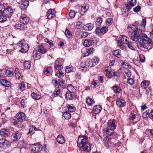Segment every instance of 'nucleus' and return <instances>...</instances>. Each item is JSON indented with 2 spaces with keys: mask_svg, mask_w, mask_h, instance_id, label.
I'll return each instance as SVG.
<instances>
[{
  "mask_svg": "<svg viewBox=\"0 0 153 153\" xmlns=\"http://www.w3.org/2000/svg\"><path fill=\"white\" fill-rule=\"evenodd\" d=\"M146 18L143 19L140 24L136 26H134V42L137 45L139 44L141 47L147 49L151 46L153 43L150 38L142 32L145 29L146 23Z\"/></svg>",
  "mask_w": 153,
  "mask_h": 153,
  "instance_id": "obj_1",
  "label": "nucleus"
},
{
  "mask_svg": "<svg viewBox=\"0 0 153 153\" xmlns=\"http://www.w3.org/2000/svg\"><path fill=\"white\" fill-rule=\"evenodd\" d=\"M77 146L82 151L89 152L91 149V145L88 142V137L85 135H80L77 141Z\"/></svg>",
  "mask_w": 153,
  "mask_h": 153,
  "instance_id": "obj_2",
  "label": "nucleus"
},
{
  "mask_svg": "<svg viewBox=\"0 0 153 153\" xmlns=\"http://www.w3.org/2000/svg\"><path fill=\"white\" fill-rule=\"evenodd\" d=\"M46 145L42 146L40 144L36 143L31 144L30 146L32 152L34 153H48V151L46 148Z\"/></svg>",
  "mask_w": 153,
  "mask_h": 153,
  "instance_id": "obj_3",
  "label": "nucleus"
},
{
  "mask_svg": "<svg viewBox=\"0 0 153 153\" xmlns=\"http://www.w3.org/2000/svg\"><path fill=\"white\" fill-rule=\"evenodd\" d=\"M117 124L116 121L114 119L108 121L107 126L104 129L107 134L109 136H111L113 134V131L116 129Z\"/></svg>",
  "mask_w": 153,
  "mask_h": 153,
  "instance_id": "obj_4",
  "label": "nucleus"
},
{
  "mask_svg": "<svg viewBox=\"0 0 153 153\" xmlns=\"http://www.w3.org/2000/svg\"><path fill=\"white\" fill-rule=\"evenodd\" d=\"M17 47L18 48H20L19 51L22 53L27 52L29 48L28 45L26 44H23L22 42L19 41L17 44Z\"/></svg>",
  "mask_w": 153,
  "mask_h": 153,
  "instance_id": "obj_5",
  "label": "nucleus"
},
{
  "mask_svg": "<svg viewBox=\"0 0 153 153\" xmlns=\"http://www.w3.org/2000/svg\"><path fill=\"white\" fill-rule=\"evenodd\" d=\"M13 11V9L11 8L7 7L4 10H2V13L7 17H9L12 15Z\"/></svg>",
  "mask_w": 153,
  "mask_h": 153,
  "instance_id": "obj_6",
  "label": "nucleus"
},
{
  "mask_svg": "<svg viewBox=\"0 0 153 153\" xmlns=\"http://www.w3.org/2000/svg\"><path fill=\"white\" fill-rule=\"evenodd\" d=\"M4 7L3 5H0V22L3 23L7 20V16L3 14L2 10L4 9Z\"/></svg>",
  "mask_w": 153,
  "mask_h": 153,
  "instance_id": "obj_7",
  "label": "nucleus"
},
{
  "mask_svg": "<svg viewBox=\"0 0 153 153\" xmlns=\"http://www.w3.org/2000/svg\"><path fill=\"white\" fill-rule=\"evenodd\" d=\"M127 29L128 35L130 36L132 40L134 41V25H132L129 26Z\"/></svg>",
  "mask_w": 153,
  "mask_h": 153,
  "instance_id": "obj_8",
  "label": "nucleus"
},
{
  "mask_svg": "<svg viewBox=\"0 0 153 153\" xmlns=\"http://www.w3.org/2000/svg\"><path fill=\"white\" fill-rule=\"evenodd\" d=\"M116 104L119 107H122L125 106L126 102L122 98L117 97Z\"/></svg>",
  "mask_w": 153,
  "mask_h": 153,
  "instance_id": "obj_9",
  "label": "nucleus"
},
{
  "mask_svg": "<svg viewBox=\"0 0 153 153\" xmlns=\"http://www.w3.org/2000/svg\"><path fill=\"white\" fill-rule=\"evenodd\" d=\"M55 10L54 9H49L47 13L46 16L47 18L48 19H52L55 17V15L54 14Z\"/></svg>",
  "mask_w": 153,
  "mask_h": 153,
  "instance_id": "obj_10",
  "label": "nucleus"
},
{
  "mask_svg": "<svg viewBox=\"0 0 153 153\" xmlns=\"http://www.w3.org/2000/svg\"><path fill=\"white\" fill-rule=\"evenodd\" d=\"M10 144V142L6 140V139L3 138L0 139V147L2 148H5Z\"/></svg>",
  "mask_w": 153,
  "mask_h": 153,
  "instance_id": "obj_11",
  "label": "nucleus"
},
{
  "mask_svg": "<svg viewBox=\"0 0 153 153\" xmlns=\"http://www.w3.org/2000/svg\"><path fill=\"white\" fill-rule=\"evenodd\" d=\"M21 136V134L20 132L17 131L13 134L12 136V138L13 141H16L20 139Z\"/></svg>",
  "mask_w": 153,
  "mask_h": 153,
  "instance_id": "obj_12",
  "label": "nucleus"
},
{
  "mask_svg": "<svg viewBox=\"0 0 153 153\" xmlns=\"http://www.w3.org/2000/svg\"><path fill=\"white\" fill-rule=\"evenodd\" d=\"M0 134L2 136L7 137L10 135V131L9 129L3 128L1 130Z\"/></svg>",
  "mask_w": 153,
  "mask_h": 153,
  "instance_id": "obj_13",
  "label": "nucleus"
},
{
  "mask_svg": "<svg viewBox=\"0 0 153 153\" xmlns=\"http://www.w3.org/2000/svg\"><path fill=\"white\" fill-rule=\"evenodd\" d=\"M21 22L22 23L25 25L27 24L29 22L28 17L24 14H22L20 18Z\"/></svg>",
  "mask_w": 153,
  "mask_h": 153,
  "instance_id": "obj_14",
  "label": "nucleus"
},
{
  "mask_svg": "<svg viewBox=\"0 0 153 153\" xmlns=\"http://www.w3.org/2000/svg\"><path fill=\"white\" fill-rule=\"evenodd\" d=\"M17 118L19 121L23 122L25 120L26 116L24 113L22 112H20L18 113L16 116Z\"/></svg>",
  "mask_w": 153,
  "mask_h": 153,
  "instance_id": "obj_15",
  "label": "nucleus"
},
{
  "mask_svg": "<svg viewBox=\"0 0 153 153\" xmlns=\"http://www.w3.org/2000/svg\"><path fill=\"white\" fill-rule=\"evenodd\" d=\"M52 68L50 67H45L44 68V71L43 73V74L47 76H48L51 75V72Z\"/></svg>",
  "mask_w": 153,
  "mask_h": 153,
  "instance_id": "obj_16",
  "label": "nucleus"
},
{
  "mask_svg": "<svg viewBox=\"0 0 153 153\" xmlns=\"http://www.w3.org/2000/svg\"><path fill=\"white\" fill-rule=\"evenodd\" d=\"M41 54L37 50H34L33 52V57L35 60L39 59L41 58Z\"/></svg>",
  "mask_w": 153,
  "mask_h": 153,
  "instance_id": "obj_17",
  "label": "nucleus"
},
{
  "mask_svg": "<svg viewBox=\"0 0 153 153\" xmlns=\"http://www.w3.org/2000/svg\"><path fill=\"white\" fill-rule=\"evenodd\" d=\"M94 27V25L91 23H89L84 25L83 29L85 30L90 31Z\"/></svg>",
  "mask_w": 153,
  "mask_h": 153,
  "instance_id": "obj_18",
  "label": "nucleus"
},
{
  "mask_svg": "<svg viewBox=\"0 0 153 153\" xmlns=\"http://www.w3.org/2000/svg\"><path fill=\"white\" fill-rule=\"evenodd\" d=\"M101 108L100 105L94 106L93 108V112L95 114H98L100 112Z\"/></svg>",
  "mask_w": 153,
  "mask_h": 153,
  "instance_id": "obj_19",
  "label": "nucleus"
},
{
  "mask_svg": "<svg viewBox=\"0 0 153 153\" xmlns=\"http://www.w3.org/2000/svg\"><path fill=\"white\" fill-rule=\"evenodd\" d=\"M44 40L46 42L48 43L50 45L49 48L50 49H54L55 48V46L53 45V43L52 41L51 40H49L48 39L45 38V39Z\"/></svg>",
  "mask_w": 153,
  "mask_h": 153,
  "instance_id": "obj_20",
  "label": "nucleus"
},
{
  "mask_svg": "<svg viewBox=\"0 0 153 153\" xmlns=\"http://www.w3.org/2000/svg\"><path fill=\"white\" fill-rule=\"evenodd\" d=\"M120 74L118 71L114 72L113 75V79L114 81H117L118 80L120 77Z\"/></svg>",
  "mask_w": 153,
  "mask_h": 153,
  "instance_id": "obj_21",
  "label": "nucleus"
},
{
  "mask_svg": "<svg viewBox=\"0 0 153 153\" xmlns=\"http://www.w3.org/2000/svg\"><path fill=\"white\" fill-rule=\"evenodd\" d=\"M15 76L16 77V79H18L21 78V77H22L20 71L18 68H16L15 69Z\"/></svg>",
  "mask_w": 153,
  "mask_h": 153,
  "instance_id": "obj_22",
  "label": "nucleus"
},
{
  "mask_svg": "<svg viewBox=\"0 0 153 153\" xmlns=\"http://www.w3.org/2000/svg\"><path fill=\"white\" fill-rule=\"evenodd\" d=\"M57 142L59 144H62L65 142V140L63 136L62 135H59L56 138Z\"/></svg>",
  "mask_w": 153,
  "mask_h": 153,
  "instance_id": "obj_23",
  "label": "nucleus"
},
{
  "mask_svg": "<svg viewBox=\"0 0 153 153\" xmlns=\"http://www.w3.org/2000/svg\"><path fill=\"white\" fill-rule=\"evenodd\" d=\"M38 51H39L40 53H45L47 52V49L46 48L42 45H39L38 47Z\"/></svg>",
  "mask_w": 153,
  "mask_h": 153,
  "instance_id": "obj_24",
  "label": "nucleus"
},
{
  "mask_svg": "<svg viewBox=\"0 0 153 153\" xmlns=\"http://www.w3.org/2000/svg\"><path fill=\"white\" fill-rule=\"evenodd\" d=\"M2 71L3 72L5 73V75L9 77H12L14 74L13 71H10L9 70H3Z\"/></svg>",
  "mask_w": 153,
  "mask_h": 153,
  "instance_id": "obj_25",
  "label": "nucleus"
},
{
  "mask_svg": "<svg viewBox=\"0 0 153 153\" xmlns=\"http://www.w3.org/2000/svg\"><path fill=\"white\" fill-rule=\"evenodd\" d=\"M31 96L33 99L35 100H39L41 97V96L39 94L34 92L31 94Z\"/></svg>",
  "mask_w": 153,
  "mask_h": 153,
  "instance_id": "obj_26",
  "label": "nucleus"
},
{
  "mask_svg": "<svg viewBox=\"0 0 153 153\" xmlns=\"http://www.w3.org/2000/svg\"><path fill=\"white\" fill-rule=\"evenodd\" d=\"M129 2L128 4H126V7L128 9H131L132 7L134 6V3L133 2V0H128Z\"/></svg>",
  "mask_w": 153,
  "mask_h": 153,
  "instance_id": "obj_27",
  "label": "nucleus"
},
{
  "mask_svg": "<svg viewBox=\"0 0 153 153\" xmlns=\"http://www.w3.org/2000/svg\"><path fill=\"white\" fill-rule=\"evenodd\" d=\"M11 122V123H13V125L18 126H19L22 122L21 121H19V120L17 117L15 119H13Z\"/></svg>",
  "mask_w": 153,
  "mask_h": 153,
  "instance_id": "obj_28",
  "label": "nucleus"
},
{
  "mask_svg": "<svg viewBox=\"0 0 153 153\" xmlns=\"http://www.w3.org/2000/svg\"><path fill=\"white\" fill-rule=\"evenodd\" d=\"M1 82L2 84L5 87H9L10 86V82L4 79H1Z\"/></svg>",
  "mask_w": 153,
  "mask_h": 153,
  "instance_id": "obj_29",
  "label": "nucleus"
},
{
  "mask_svg": "<svg viewBox=\"0 0 153 153\" xmlns=\"http://www.w3.org/2000/svg\"><path fill=\"white\" fill-rule=\"evenodd\" d=\"M25 26H24V25H22L20 24H16L15 25V27L19 29H20V30H27L25 28ZM26 27H27L26 26Z\"/></svg>",
  "mask_w": 153,
  "mask_h": 153,
  "instance_id": "obj_30",
  "label": "nucleus"
},
{
  "mask_svg": "<svg viewBox=\"0 0 153 153\" xmlns=\"http://www.w3.org/2000/svg\"><path fill=\"white\" fill-rule=\"evenodd\" d=\"M149 82L147 81L144 80L141 84V86L143 88L146 89L149 86Z\"/></svg>",
  "mask_w": 153,
  "mask_h": 153,
  "instance_id": "obj_31",
  "label": "nucleus"
},
{
  "mask_svg": "<svg viewBox=\"0 0 153 153\" xmlns=\"http://www.w3.org/2000/svg\"><path fill=\"white\" fill-rule=\"evenodd\" d=\"M84 23L82 20H79L77 22L76 24V27L78 29H80L81 27H83Z\"/></svg>",
  "mask_w": 153,
  "mask_h": 153,
  "instance_id": "obj_32",
  "label": "nucleus"
},
{
  "mask_svg": "<svg viewBox=\"0 0 153 153\" xmlns=\"http://www.w3.org/2000/svg\"><path fill=\"white\" fill-rule=\"evenodd\" d=\"M72 92H67L65 94V98L67 100H70L72 99L73 95L71 94Z\"/></svg>",
  "mask_w": 153,
  "mask_h": 153,
  "instance_id": "obj_33",
  "label": "nucleus"
},
{
  "mask_svg": "<svg viewBox=\"0 0 153 153\" xmlns=\"http://www.w3.org/2000/svg\"><path fill=\"white\" fill-rule=\"evenodd\" d=\"M63 116L65 119H69L71 118V115L69 112L67 111L63 113Z\"/></svg>",
  "mask_w": 153,
  "mask_h": 153,
  "instance_id": "obj_34",
  "label": "nucleus"
},
{
  "mask_svg": "<svg viewBox=\"0 0 153 153\" xmlns=\"http://www.w3.org/2000/svg\"><path fill=\"white\" fill-rule=\"evenodd\" d=\"M22 6L23 8L25 9L29 5V2L28 1L25 0L21 1Z\"/></svg>",
  "mask_w": 153,
  "mask_h": 153,
  "instance_id": "obj_35",
  "label": "nucleus"
},
{
  "mask_svg": "<svg viewBox=\"0 0 153 153\" xmlns=\"http://www.w3.org/2000/svg\"><path fill=\"white\" fill-rule=\"evenodd\" d=\"M67 89H68V92L74 93L76 91V89L74 87V86L71 85H68Z\"/></svg>",
  "mask_w": 153,
  "mask_h": 153,
  "instance_id": "obj_36",
  "label": "nucleus"
},
{
  "mask_svg": "<svg viewBox=\"0 0 153 153\" xmlns=\"http://www.w3.org/2000/svg\"><path fill=\"white\" fill-rule=\"evenodd\" d=\"M19 88L21 91H23L25 90L26 88V86L25 85L24 82H22L19 85Z\"/></svg>",
  "mask_w": 153,
  "mask_h": 153,
  "instance_id": "obj_37",
  "label": "nucleus"
},
{
  "mask_svg": "<svg viewBox=\"0 0 153 153\" xmlns=\"http://www.w3.org/2000/svg\"><path fill=\"white\" fill-rule=\"evenodd\" d=\"M113 54L114 56L119 58H120L121 56V51L120 50H115Z\"/></svg>",
  "mask_w": 153,
  "mask_h": 153,
  "instance_id": "obj_38",
  "label": "nucleus"
},
{
  "mask_svg": "<svg viewBox=\"0 0 153 153\" xmlns=\"http://www.w3.org/2000/svg\"><path fill=\"white\" fill-rule=\"evenodd\" d=\"M114 70H111L110 71H108L106 73V76L109 78L112 77L113 74L114 72Z\"/></svg>",
  "mask_w": 153,
  "mask_h": 153,
  "instance_id": "obj_39",
  "label": "nucleus"
},
{
  "mask_svg": "<svg viewBox=\"0 0 153 153\" xmlns=\"http://www.w3.org/2000/svg\"><path fill=\"white\" fill-rule=\"evenodd\" d=\"M129 119H130V121L131 122L130 123L129 125L132 128V126H133V125H134V114H133V113H131L130 114V117L129 118Z\"/></svg>",
  "mask_w": 153,
  "mask_h": 153,
  "instance_id": "obj_40",
  "label": "nucleus"
},
{
  "mask_svg": "<svg viewBox=\"0 0 153 153\" xmlns=\"http://www.w3.org/2000/svg\"><path fill=\"white\" fill-rule=\"evenodd\" d=\"M29 132L28 133V134H30L32 135L35 132L34 128L33 126H30L28 127Z\"/></svg>",
  "mask_w": 153,
  "mask_h": 153,
  "instance_id": "obj_41",
  "label": "nucleus"
},
{
  "mask_svg": "<svg viewBox=\"0 0 153 153\" xmlns=\"http://www.w3.org/2000/svg\"><path fill=\"white\" fill-rule=\"evenodd\" d=\"M113 89L114 92L116 93H120L121 91V89L120 88L116 85H115L113 87Z\"/></svg>",
  "mask_w": 153,
  "mask_h": 153,
  "instance_id": "obj_42",
  "label": "nucleus"
},
{
  "mask_svg": "<svg viewBox=\"0 0 153 153\" xmlns=\"http://www.w3.org/2000/svg\"><path fill=\"white\" fill-rule=\"evenodd\" d=\"M88 10V8L86 7L85 6H82L81 9L80 10V13L82 15H83L84 13H85Z\"/></svg>",
  "mask_w": 153,
  "mask_h": 153,
  "instance_id": "obj_43",
  "label": "nucleus"
},
{
  "mask_svg": "<svg viewBox=\"0 0 153 153\" xmlns=\"http://www.w3.org/2000/svg\"><path fill=\"white\" fill-rule=\"evenodd\" d=\"M121 41H122L125 44H127L128 40L126 36H121L120 40Z\"/></svg>",
  "mask_w": 153,
  "mask_h": 153,
  "instance_id": "obj_44",
  "label": "nucleus"
},
{
  "mask_svg": "<svg viewBox=\"0 0 153 153\" xmlns=\"http://www.w3.org/2000/svg\"><path fill=\"white\" fill-rule=\"evenodd\" d=\"M94 101L90 97H88L86 99V102L88 105L91 106L94 104Z\"/></svg>",
  "mask_w": 153,
  "mask_h": 153,
  "instance_id": "obj_45",
  "label": "nucleus"
},
{
  "mask_svg": "<svg viewBox=\"0 0 153 153\" xmlns=\"http://www.w3.org/2000/svg\"><path fill=\"white\" fill-rule=\"evenodd\" d=\"M81 63L82 64H84L85 66H89L91 65V60L90 59H87L81 62Z\"/></svg>",
  "mask_w": 153,
  "mask_h": 153,
  "instance_id": "obj_46",
  "label": "nucleus"
},
{
  "mask_svg": "<svg viewBox=\"0 0 153 153\" xmlns=\"http://www.w3.org/2000/svg\"><path fill=\"white\" fill-rule=\"evenodd\" d=\"M24 65L25 68L29 69L30 67V63L29 61H25L24 62Z\"/></svg>",
  "mask_w": 153,
  "mask_h": 153,
  "instance_id": "obj_47",
  "label": "nucleus"
},
{
  "mask_svg": "<svg viewBox=\"0 0 153 153\" xmlns=\"http://www.w3.org/2000/svg\"><path fill=\"white\" fill-rule=\"evenodd\" d=\"M67 108L68 109V111L72 112H74L76 109L75 107L69 105L67 106Z\"/></svg>",
  "mask_w": 153,
  "mask_h": 153,
  "instance_id": "obj_48",
  "label": "nucleus"
},
{
  "mask_svg": "<svg viewBox=\"0 0 153 153\" xmlns=\"http://www.w3.org/2000/svg\"><path fill=\"white\" fill-rule=\"evenodd\" d=\"M150 112L149 111V110H147L145 112H144L142 115V116L143 118H148V117H150Z\"/></svg>",
  "mask_w": 153,
  "mask_h": 153,
  "instance_id": "obj_49",
  "label": "nucleus"
},
{
  "mask_svg": "<svg viewBox=\"0 0 153 153\" xmlns=\"http://www.w3.org/2000/svg\"><path fill=\"white\" fill-rule=\"evenodd\" d=\"M94 50V48H92L87 49L86 52H85V56H88L89 54H91V53H92L93 51Z\"/></svg>",
  "mask_w": 153,
  "mask_h": 153,
  "instance_id": "obj_50",
  "label": "nucleus"
},
{
  "mask_svg": "<svg viewBox=\"0 0 153 153\" xmlns=\"http://www.w3.org/2000/svg\"><path fill=\"white\" fill-rule=\"evenodd\" d=\"M55 75L59 78H62L64 76V73L62 71H58L57 73Z\"/></svg>",
  "mask_w": 153,
  "mask_h": 153,
  "instance_id": "obj_51",
  "label": "nucleus"
},
{
  "mask_svg": "<svg viewBox=\"0 0 153 153\" xmlns=\"http://www.w3.org/2000/svg\"><path fill=\"white\" fill-rule=\"evenodd\" d=\"M65 34L66 37L69 38H70L72 36L71 33L70 32L69 30L67 29H66L65 32Z\"/></svg>",
  "mask_w": 153,
  "mask_h": 153,
  "instance_id": "obj_52",
  "label": "nucleus"
},
{
  "mask_svg": "<svg viewBox=\"0 0 153 153\" xmlns=\"http://www.w3.org/2000/svg\"><path fill=\"white\" fill-rule=\"evenodd\" d=\"M52 82L54 83V85L57 88H59V87L61 86V85L58 81L55 80L53 79L52 80Z\"/></svg>",
  "mask_w": 153,
  "mask_h": 153,
  "instance_id": "obj_53",
  "label": "nucleus"
},
{
  "mask_svg": "<svg viewBox=\"0 0 153 153\" xmlns=\"http://www.w3.org/2000/svg\"><path fill=\"white\" fill-rule=\"evenodd\" d=\"M89 33L85 31H82L80 33L79 35H81L82 38H86L88 36Z\"/></svg>",
  "mask_w": 153,
  "mask_h": 153,
  "instance_id": "obj_54",
  "label": "nucleus"
},
{
  "mask_svg": "<svg viewBox=\"0 0 153 153\" xmlns=\"http://www.w3.org/2000/svg\"><path fill=\"white\" fill-rule=\"evenodd\" d=\"M102 22V19L100 17L97 19V21L95 22V25L98 26H99L101 25Z\"/></svg>",
  "mask_w": 153,
  "mask_h": 153,
  "instance_id": "obj_55",
  "label": "nucleus"
},
{
  "mask_svg": "<svg viewBox=\"0 0 153 153\" xmlns=\"http://www.w3.org/2000/svg\"><path fill=\"white\" fill-rule=\"evenodd\" d=\"M113 20V19L111 18H108L106 20V24L108 26H110L112 23Z\"/></svg>",
  "mask_w": 153,
  "mask_h": 153,
  "instance_id": "obj_56",
  "label": "nucleus"
},
{
  "mask_svg": "<svg viewBox=\"0 0 153 153\" xmlns=\"http://www.w3.org/2000/svg\"><path fill=\"white\" fill-rule=\"evenodd\" d=\"M102 33L104 34L108 31V27L107 26H104L101 28Z\"/></svg>",
  "mask_w": 153,
  "mask_h": 153,
  "instance_id": "obj_57",
  "label": "nucleus"
},
{
  "mask_svg": "<svg viewBox=\"0 0 153 153\" xmlns=\"http://www.w3.org/2000/svg\"><path fill=\"white\" fill-rule=\"evenodd\" d=\"M73 70V68L71 65H70L67 67L65 69V71L66 73H69L72 71Z\"/></svg>",
  "mask_w": 153,
  "mask_h": 153,
  "instance_id": "obj_58",
  "label": "nucleus"
},
{
  "mask_svg": "<svg viewBox=\"0 0 153 153\" xmlns=\"http://www.w3.org/2000/svg\"><path fill=\"white\" fill-rule=\"evenodd\" d=\"M89 40L88 39H85L83 43L85 47H88L91 45L89 43Z\"/></svg>",
  "mask_w": 153,
  "mask_h": 153,
  "instance_id": "obj_59",
  "label": "nucleus"
},
{
  "mask_svg": "<svg viewBox=\"0 0 153 153\" xmlns=\"http://www.w3.org/2000/svg\"><path fill=\"white\" fill-rule=\"evenodd\" d=\"M99 59L96 57H94L92 60V64L93 65H95L97 64L98 62Z\"/></svg>",
  "mask_w": 153,
  "mask_h": 153,
  "instance_id": "obj_60",
  "label": "nucleus"
},
{
  "mask_svg": "<svg viewBox=\"0 0 153 153\" xmlns=\"http://www.w3.org/2000/svg\"><path fill=\"white\" fill-rule=\"evenodd\" d=\"M124 72L126 74V76L128 77H130L131 76V74L129 70L127 68L125 69L124 70Z\"/></svg>",
  "mask_w": 153,
  "mask_h": 153,
  "instance_id": "obj_61",
  "label": "nucleus"
},
{
  "mask_svg": "<svg viewBox=\"0 0 153 153\" xmlns=\"http://www.w3.org/2000/svg\"><path fill=\"white\" fill-rule=\"evenodd\" d=\"M128 46V48L130 49L133 50L134 49V44L133 43L129 42L128 41L127 44H126Z\"/></svg>",
  "mask_w": 153,
  "mask_h": 153,
  "instance_id": "obj_62",
  "label": "nucleus"
},
{
  "mask_svg": "<svg viewBox=\"0 0 153 153\" xmlns=\"http://www.w3.org/2000/svg\"><path fill=\"white\" fill-rule=\"evenodd\" d=\"M89 40V43L91 44V45L94 44L96 41L94 37H91L90 39H88Z\"/></svg>",
  "mask_w": 153,
  "mask_h": 153,
  "instance_id": "obj_63",
  "label": "nucleus"
},
{
  "mask_svg": "<svg viewBox=\"0 0 153 153\" xmlns=\"http://www.w3.org/2000/svg\"><path fill=\"white\" fill-rule=\"evenodd\" d=\"M96 33L97 35H99L102 33L101 28L100 27H97L95 30Z\"/></svg>",
  "mask_w": 153,
  "mask_h": 153,
  "instance_id": "obj_64",
  "label": "nucleus"
}]
</instances>
